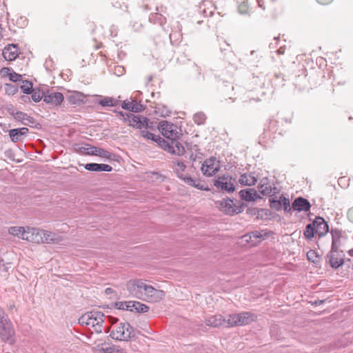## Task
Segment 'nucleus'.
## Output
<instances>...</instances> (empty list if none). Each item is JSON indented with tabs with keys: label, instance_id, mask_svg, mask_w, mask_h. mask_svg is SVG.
<instances>
[{
	"label": "nucleus",
	"instance_id": "nucleus-1",
	"mask_svg": "<svg viewBox=\"0 0 353 353\" xmlns=\"http://www.w3.org/2000/svg\"><path fill=\"white\" fill-rule=\"evenodd\" d=\"M105 315L100 311L87 312L79 319V323L81 325H90L97 333H102L103 323Z\"/></svg>",
	"mask_w": 353,
	"mask_h": 353
},
{
	"label": "nucleus",
	"instance_id": "nucleus-2",
	"mask_svg": "<svg viewBox=\"0 0 353 353\" xmlns=\"http://www.w3.org/2000/svg\"><path fill=\"white\" fill-rule=\"evenodd\" d=\"M139 333L129 323H120L116 330H113L110 336L117 341H129L137 337Z\"/></svg>",
	"mask_w": 353,
	"mask_h": 353
},
{
	"label": "nucleus",
	"instance_id": "nucleus-3",
	"mask_svg": "<svg viewBox=\"0 0 353 353\" xmlns=\"http://www.w3.org/2000/svg\"><path fill=\"white\" fill-rule=\"evenodd\" d=\"M151 285L148 284L142 279H133L128 281L126 288L129 293L134 297L145 300V298L149 292Z\"/></svg>",
	"mask_w": 353,
	"mask_h": 353
},
{
	"label": "nucleus",
	"instance_id": "nucleus-4",
	"mask_svg": "<svg viewBox=\"0 0 353 353\" xmlns=\"http://www.w3.org/2000/svg\"><path fill=\"white\" fill-rule=\"evenodd\" d=\"M257 316L250 312L230 314L228 316V325L230 327L243 326L255 321Z\"/></svg>",
	"mask_w": 353,
	"mask_h": 353
},
{
	"label": "nucleus",
	"instance_id": "nucleus-5",
	"mask_svg": "<svg viewBox=\"0 0 353 353\" xmlns=\"http://www.w3.org/2000/svg\"><path fill=\"white\" fill-rule=\"evenodd\" d=\"M219 209L226 214L234 215L241 213L243 211L245 205L241 203L240 201L234 200L227 197L216 202Z\"/></svg>",
	"mask_w": 353,
	"mask_h": 353
},
{
	"label": "nucleus",
	"instance_id": "nucleus-6",
	"mask_svg": "<svg viewBox=\"0 0 353 353\" xmlns=\"http://www.w3.org/2000/svg\"><path fill=\"white\" fill-rule=\"evenodd\" d=\"M156 142L164 150L172 154L182 156L185 152L184 147L176 139L165 140L160 137V139L157 140Z\"/></svg>",
	"mask_w": 353,
	"mask_h": 353
},
{
	"label": "nucleus",
	"instance_id": "nucleus-7",
	"mask_svg": "<svg viewBox=\"0 0 353 353\" xmlns=\"http://www.w3.org/2000/svg\"><path fill=\"white\" fill-rule=\"evenodd\" d=\"M158 128L167 139H176V140L179 141L182 135L178 127L168 121H161Z\"/></svg>",
	"mask_w": 353,
	"mask_h": 353
},
{
	"label": "nucleus",
	"instance_id": "nucleus-8",
	"mask_svg": "<svg viewBox=\"0 0 353 353\" xmlns=\"http://www.w3.org/2000/svg\"><path fill=\"white\" fill-rule=\"evenodd\" d=\"M128 121V125L137 129L152 128V123L150 122L147 117L141 115H135L132 113H128L126 114V117H124V121Z\"/></svg>",
	"mask_w": 353,
	"mask_h": 353
},
{
	"label": "nucleus",
	"instance_id": "nucleus-9",
	"mask_svg": "<svg viewBox=\"0 0 353 353\" xmlns=\"http://www.w3.org/2000/svg\"><path fill=\"white\" fill-rule=\"evenodd\" d=\"M8 110L16 120L21 121L23 125L37 129L41 128L40 123H39L33 117L28 116L26 113L16 110L13 108L8 109Z\"/></svg>",
	"mask_w": 353,
	"mask_h": 353
},
{
	"label": "nucleus",
	"instance_id": "nucleus-10",
	"mask_svg": "<svg viewBox=\"0 0 353 353\" xmlns=\"http://www.w3.org/2000/svg\"><path fill=\"white\" fill-rule=\"evenodd\" d=\"M220 169L219 161L216 157H210L204 161L201 166L203 174L207 176H212L216 174Z\"/></svg>",
	"mask_w": 353,
	"mask_h": 353
},
{
	"label": "nucleus",
	"instance_id": "nucleus-11",
	"mask_svg": "<svg viewBox=\"0 0 353 353\" xmlns=\"http://www.w3.org/2000/svg\"><path fill=\"white\" fill-rule=\"evenodd\" d=\"M14 334L13 325L8 318L0 321V338L9 341Z\"/></svg>",
	"mask_w": 353,
	"mask_h": 353
},
{
	"label": "nucleus",
	"instance_id": "nucleus-12",
	"mask_svg": "<svg viewBox=\"0 0 353 353\" xmlns=\"http://www.w3.org/2000/svg\"><path fill=\"white\" fill-rule=\"evenodd\" d=\"M232 178L229 175H223L218 177L214 181V186L219 190L226 191L228 193L235 190L234 183H231Z\"/></svg>",
	"mask_w": 353,
	"mask_h": 353
},
{
	"label": "nucleus",
	"instance_id": "nucleus-13",
	"mask_svg": "<svg viewBox=\"0 0 353 353\" xmlns=\"http://www.w3.org/2000/svg\"><path fill=\"white\" fill-rule=\"evenodd\" d=\"M64 99L63 95L61 92H55L48 90L44 92L43 101L52 105H60Z\"/></svg>",
	"mask_w": 353,
	"mask_h": 353
},
{
	"label": "nucleus",
	"instance_id": "nucleus-14",
	"mask_svg": "<svg viewBox=\"0 0 353 353\" xmlns=\"http://www.w3.org/2000/svg\"><path fill=\"white\" fill-rule=\"evenodd\" d=\"M42 230L28 227L24 240L35 243H42Z\"/></svg>",
	"mask_w": 353,
	"mask_h": 353
},
{
	"label": "nucleus",
	"instance_id": "nucleus-15",
	"mask_svg": "<svg viewBox=\"0 0 353 353\" xmlns=\"http://www.w3.org/2000/svg\"><path fill=\"white\" fill-rule=\"evenodd\" d=\"M205 324L208 326L217 327L223 326L225 327H230L228 325V319L224 318L221 314H216L211 316L205 319Z\"/></svg>",
	"mask_w": 353,
	"mask_h": 353
},
{
	"label": "nucleus",
	"instance_id": "nucleus-16",
	"mask_svg": "<svg viewBox=\"0 0 353 353\" xmlns=\"http://www.w3.org/2000/svg\"><path fill=\"white\" fill-rule=\"evenodd\" d=\"M144 301L149 303H158L161 301L165 296V292L163 290H158L152 287L150 288Z\"/></svg>",
	"mask_w": 353,
	"mask_h": 353
},
{
	"label": "nucleus",
	"instance_id": "nucleus-17",
	"mask_svg": "<svg viewBox=\"0 0 353 353\" xmlns=\"http://www.w3.org/2000/svg\"><path fill=\"white\" fill-rule=\"evenodd\" d=\"M292 208L295 211L307 212L310 210L311 204L307 199L299 196L294 200Z\"/></svg>",
	"mask_w": 353,
	"mask_h": 353
},
{
	"label": "nucleus",
	"instance_id": "nucleus-18",
	"mask_svg": "<svg viewBox=\"0 0 353 353\" xmlns=\"http://www.w3.org/2000/svg\"><path fill=\"white\" fill-rule=\"evenodd\" d=\"M313 223L315 227V231L319 237L323 236L328 232L329 225L323 218L316 216L313 221Z\"/></svg>",
	"mask_w": 353,
	"mask_h": 353
},
{
	"label": "nucleus",
	"instance_id": "nucleus-19",
	"mask_svg": "<svg viewBox=\"0 0 353 353\" xmlns=\"http://www.w3.org/2000/svg\"><path fill=\"white\" fill-rule=\"evenodd\" d=\"M19 48L17 44H8L3 50V56L7 61L15 60L19 56Z\"/></svg>",
	"mask_w": 353,
	"mask_h": 353
},
{
	"label": "nucleus",
	"instance_id": "nucleus-20",
	"mask_svg": "<svg viewBox=\"0 0 353 353\" xmlns=\"http://www.w3.org/2000/svg\"><path fill=\"white\" fill-rule=\"evenodd\" d=\"M28 132L29 130L25 127L14 128L9 130V136L12 142L17 143L23 141Z\"/></svg>",
	"mask_w": 353,
	"mask_h": 353
},
{
	"label": "nucleus",
	"instance_id": "nucleus-21",
	"mask_svg": "<svg viewBox=\"0 0 353 353\" xmlns=\"http://www.w3.org/2000/svg\"><path fill=\"white\" fill-rule=\"evenodd\" d=\"M265 236L267 234H263L262 231L255 230L245 234L243 238L246 242L250 243L251 245H256L264 240Z\"/></svg>",
	"mask_w": 353,
	"mask_h": 353
},
{
	"label": "nucleus",
	"instance_id": "nucleus-22",
	"mask_svg": "<svg viewBox=\"0 0 353 353\" xmlns=\"http://www.w3.org/2000/svg\"><path fill=\"white\" fill-rule=\"evenodd\" d=\"M239 196L242 200L245 201H254L261 199V196L258 194L254 188L241 190L239 192Z\"/></svg>",
	"mask_w": 353,
	"mask_h": 353
},
{
	"label": "nucleus",
	"instance_id": "nucleus-23",
	"mask_svg": "<svg viewBox=\"0 0 353 353\" xmlns=\"http://www.w3.org/2000/svg\"><path fill=\"white\" fill-rule=\"evenodd\" d=\"M343 255L339 256L338 251L330 250L327 254L330 266L334 269H337L344 263Z\"/></svg>",
	"mask_w": 353,
	"mask_h": 353
},
{
	"label": "nucleus",
	"instance_id": "nucleus-24",
	"mask_svg": "<svg viewBox=\"0 0 353 353\" xmlns=\"http://www.w3.org/2000/svg\"><path fill=\"white\" fill-rule=\"evenodd\" d=\"M85 170L92 172H111L112 168L108 164L89 163L84 165Z\"/></svg>",
	"mask_w": 353,
	"mask_h": 353
},
{
	"label": "nucleus",
	"instance_id": "nucleus-25",
	"mask_svg": "<svg viewBox=\"0 0 353 353\" xmlns=\"http://www.w3.org/2000/svg\"><path fill=\"white\" fill-rule=\"evenodd\" d=\"M42 243H58L61 240L59 235L44 230H42Z\"/></svg>",
	"mask_w": 353,
	"mask_h": 353
},
{
	"label": "nucleus",
	"instance_id": "nucleus-26",
	"mask_svg": "<svg viewBox=\"0 0 353 353\" xmlns=\"http://www.w3.org/2000/svg\"><path fill=\"white\" fill-rule=\"evenodd\" d=\"M199 10L204 17H211L215 10V6L211 1H203L199 6Z\"/></svg>",
	"mask_w": 353,
	"mask_h": 353
},
{
	"label": "nucleus",
	"instance_id": "nucleus-27",
	"mask_svg": "<svg viewBox=\"0 0 353 353\" xmlns=\"http://www.w3.org/2000/svg\"><path fill=\"white\" fill-rule=\"evenodd\" d=\"M98 97H100L101 99L99 100L97 103L102 107H116L120 103L119 99H114L111 97H103L101 95Z\"/></svg>",
	"mask_w": 353,
	"mask_h": 353
},
{
	"label": "nucleus",
	"instance_id": "nucleus-28",
	"mask_svg": "<svg viewBox=\"0 0 353 353\" xmlns=\"http://www.w3.org/2000/svg\"><path fill=\"white\" fill-rule=\"evenodd\" d=\"M90 149V154L93 156H98L100 157L106 158L108 159H111L114 156L112 153L100 148H97L95 146H92L89 148Z\"/></svg>",
	"mask_w": 353,
	"mask_h": 353
},
{
	"label": "nucleus",
	"instance_id": "nucleus-29",
	"mask_svg": "<svg viewBox=\"0 0 353 353\" xmlns=\"http://www.w3.org/2000/svg\"><path fill=\"white\" fill-rule=\"evenodd\" d=\"M129 304H131V306H130V312L145 313L149 310V307L147 305L140 303L139 301H130Z\"/></svg>",
	"mask_w": 353,
	"mask_h": 353
},
{
	"label": "nucleus",
	"instance_id": "nucleus-30",
	"mask_svg": "<svg viewBox=\"0 0 353 353\" xmlns=\"http://www.w3.org/2000/svg\"><path fill=\"white\" fill-rule=\"evenodd\" d=\"M239 183L243 185H253L257 181L256 177L252 174H243L241 175Z\"/></svg>",
	"mask_w": 353,
	"mask_h": 353
},
{
	"label": "nucleus",
	"instance_id": "nucleus-31",
	"mask_svg": "<svg viewBox=\"0 0 353 353\" xmlns=\"http://www.w3.org/2000/svg\"><path fill=\"white\" fill-rule=\"evenodd\" d=\"M184 182L192 187L196 188L201 190H208L209 188L205 185L201 183L199 180L193 179L191 176L185 177Z\"/></svg>",
	"mask_w": 353,
	"mask_h": 353
},
{
	"label": "nucleus",
	"instance_id": "nucleus-32",
	"mask_svg": "<svg viewBox=\"0 0 353 353\" xmlns=\"http://www.w3.org/2000/svg\"><path fill=\"white\" fill-rule=\"evenodd\" d=\"M10 234L21 238L24 240L26 229L24 227L13 226L8 229Z\"/></svg>",
	"mask_w": 353,
	"mask_h": 353
},
{
	"label": "nucleus",
	"instance_id": "nucleus-33",
	"mask_svg": "<svg viewBox=\"0 0 353 353\" xmlns=\"http://www.w3.org/2000/svg\"><path fill=\"white\" fill-rule=\"evenodd\" d=\"M149 21L154 24L163 26L166 23V18L159 13H152L149 17Z\"/></svg>",
	"mask_w": 353,
	"mask_h": 353
},
{
	"label": "nucleus",
	"instance_id": "nucleus-34",
	"mask_svg": "<svg viewBox=\"0 0 353 353\" xmlns=\"http://www.w3.org/2000/svg\"><path fill=\"white\" fill-rule=\"evenodd\" d=\"M84 99V95L79 92H73L68 97V100L72 104H79Z\"/></svg>",
	"mask_w": 353,
	"mask_h": 353
},
{
	"label": "nucleus",
	"instance_id": "nucleus-35",
	"mask_svg": "<svg viewBox=\"0 0 353 353\" xmlns=\"http://www.w3.org/2000/svg\"><path fill=\"white\" fill-rule=\"evenodd\" d=\"M92 145L88 144V143H79V144H74L73 148L74 150L77 152H80L83 154L86 155H91L90 154V147H92Z\"/></svg>",
	"mask_w": 353,
	"mask_h": 353
},
{
	"label": "nucleus",
	"instance_id": "nucleus-36",
	"mask_svg": "<svg viewBox=\"0 0 353 353\" xmlns=\"http://www.w3.org/2000/svg\"><path fill=\"white\" fill-rule=\"evenodd\" d=\"M174 163L176 166V168H175V172L176 173L177 176L184 181V179H185V177L189 176L184 175L183 174V172L185 171L186 168V165L184 163V162L179 161Z\"/></svg>",
	"mask_w": 353,
	"mask_h": 353
},
{
	"label": "nucleus",
	"instance_id": "nucleus-37",
	"mask_svg": "<svg viewBox=\"0 0 353 353\" xmlns=\"http://www.w3.org/2000/svg\"><path fill=\"white\" fill-rule=\"evenodd\" d=\"M316 233L314 223H309L306 225L303 234L307 239H312Z\"/></svg>",
	"mask_w": 353,
	"mask_h": 353
},
{
	"label": "nucleus",
	"instance_id": "nucleus-38",
	"mask_svg": "<svg viewBox=\"0 0 353 353\" xmlns=\"http://www.w3.org/2000/svg\"><path fill=\"white\" fill-rule=\"evenodd\" d=\"M20 88L24 94H29L33 91L32 83L28 80H23Z\"/></svg>",
	"mask_w": 353,
	"mask_h": 353
},
{
	"label": "nucleus",
	"instance_id": "nucleus-39",
	"mask_svg": "<svg viewBox=\"0 0 353 353\" xmlns=\"http://www.w3.org/2000/svg\"><path fill=\"white\" fill-rule=\"evenodd\" d=\"M140 135L145 139L152 140L154 142H156L157 140L160 139L159 135H155L154 134L150 132L145 130H141Z\"/></svg>",
	"mask_w": 353,
	"mask_h": 353
},
{
	"label": "nucleus",
	"instance_id": "nucleus-40",
	"mask_svg": "<svg viewBox=\"0 0 353 353\" xmlns=\"http://www.w3.org/2000/svg\"><path fill=\"white\" fill-rule=\"evenodd\" d=\"M307 258L310 261H312L314 263H319L321 260L320 256L318 254V253L313 250H310L307 253Z\"/></svg>",
	"mask_w": 353,
	"mask_h": 353
},
{
	"label": "nucleus",
	"instance_id": "nucleus-41",
	"mask_svg": "<svg viewBox=\"0 0 353 353\" xmlns=\"http://www.w3.org/2000/svg\"><path fill=\"white\" fill-rule=\"evenodd\" d=\"M206 118L207 117H206L205 114L203 112H197L194 114L193 120H194V122L195 123H196L197 125H203V124H204V123L206 120Z\"/></svg>",
	"mask_w": 353,
	"mask_h": 353
},
{
	"label": "nucleus",
	"instance_id": "nucleus-42",
	"mask_svg": "<svg viewBox=\"0 0 353 353\" xmlns=\"http://www.w3.org/2000/svg\"><path fill=\"white\" fill-rule=\"evenodd\" d=\"M280 202L281 203V207H283V210L286 212H289L292 209L290 205V199L286 198L283 194L280 196Z\"/></svg>",
	"mask_w": 353,
	"mask_h": 353
},
{
	"label": "nucleus",
	"instance_id": "nucleus-43",
	"mask_svg": "<svg viewBox=\"0 0 353 353\" xmlns=\"http://www.w3.org/2000/svg\"><path fill=\"white\" fill-rule=\"evenodd\" d=\"M100 352L103 353H126L123 349L118 346H112L105 348L102 347Z\"/></svg>",
	"mask_w": 353,
	"mask_h": 353
},
{
	"label": "nucleus",
	"instance_id": "nucleus-44",
	"mask_svg": "<svg viewBox=\"0 0 353 353\" xmlns=\"http://www.w3.org/2000/svg\"><path fill=\"white\" fill-rule=\"evenodd\" d=\"M4 88L6 93L9 95H14L18 91V87L12 83H6Z\"/></svg>",
	"mask_w": 353,
	"mask_h": 353
},
{
	"label": "nucleus",
	"instance_id": "nucleus-45",
	"mask_svg": "<svg viewBox=\"0 0 353 353\" xmlns=\"http://www.w3.org/2000/svg\"><path fill=\"white\" fill-rule=\"evenodd\" d=\"M31 98L34 102H39L42 99H43L44 97V92L43 91L41 93L40 92V90H36L35 89H33V91L32 92Z\"/></svg>",
	"mask_w": 353,
	"mask_h": 353
},
{
	"label": "nucleus",
	"instance_id": "nucleus-46",
	"mask_svg": "<svg viewBox=\"0 0 353 353\" xmlns=\"http://www.w3.org/2000/svg\"><path fill=\"white\" fill-rule=\"evenodd\" d=\"M270 205L272 209H274L276 211H279L281 210V203L280 202V199L277 200L275 198H270Z\"/></svg>",
	"mask_w": 353,
	"mask_h": 353
},
{
	"label": "nucleus",
	"instance_id": "nucleus-47",
	"mask_svg": "<svg viewBox=\"0 0 353 353\" xmlns=\"http://www.w3.org/2000/svg\"><path fill=\"white\" fill-rule=\"evenodd\" d=\"M259 190L260 192L264 196L270 195V194L272 192V187L270 185H267L265 184H260L259 185Z\"/></svg>",
	"mask_w": 353,
	"mask_h": 353
},
{
	"label": "nucleus",
	"instance_id": "nucleus-48",
	"mask_svg": "<svg viewBox=\"0 0 353 353\" xmlns=\"http://www.w3.org/2000/svg\"><path fill=\"white\" fill-rule=\"evenodd\" d=\"M145 110V106L140 103H137V101L133 100V104L132 106V112H141Z\"/></svg>",
	"mask_w": 353,
	"mask_h": 353
},
{
	"label": "nucleus",
	"instance_id": "nucleus-49",
	"mask_svg": "<svg viewBox=\"0 0 353 353\" xmlns=\"http://www.w3.org/2000/svg\"><path fill=\"white\" fill-rule=\"evenodd\" d=\"M238 11L240 14H244L248 13V6L245 1H241L238 6Z\"/></svg>",
	"mask_w": 353,
	"mask_h": 353
},
{
	"label": "nucleus",
	"instance_id": "nucleus-50",
	"mask_svg": "<svg viewBox=\"0 0 353 353\" xmlns=\"http://www.w3.org/2000/svg\"><path fill=\"white\" fill-rule=\"evenodd\" d=\"M130 301H123V302H117L115 303V306L119 310H129L130 311V306H131V304H129Z\"/></svg>",
	"mask_w": 353,
	"mask_h": 353
},
{
	"label": "nucleus",
	"instance_id": "nucleus-51",
	"mask_svg": "<svg viewBox=\"0 0 353 353\" xmlns=\"http://www.w3.org/2000/svg\"><path fill=\"white\" fill-rule=\"evenodd\" d=\"M9 79L12 82H19L23 81L22 75L14 71H12L11 74H10Z\"/></svg>",
	"mask_w": 353,
	"mask_h": 353
},
{
	"label": "nucleus",
	"instance_id": "nucleus-52",
	"mask_svg": "<svg viewBox=\"0 0 353 353\" xmlns=\"http://www.w3.org/2000/svg\"><path fill=\"white\" fill-rule=\"evenodd\" d=\"M278 327L276 325H272L270 327V335L271 336L276 339L279 340L281 339L280 335L278 334Z\"/></svg>",
	"mask_w": 353,
	"mask_h": 353
},
{
	"label": "nucleus",
	"instance_id": "nucleus-53",
	"mask_svg": "<svg viewBox=\"0 0 353 353\" xmlns=\"http://www.w3.org/2000/svg\"><path fill=\"white\" fill-rule=\"evenodd\" d=\"M340 246H341V238L332 239L331 250L338 251Z\"/></svg>",
	"mask_w": 353,
	"mask_h": 353
},
{
	"label": "nucleus",
	"instance_id": "nucleus-54",
	"mask_svg": "<svg viewBox=\"0 0 353 353\" xmlns=\"http://www.w3.org/2000/svg\"><path fill=\"white\" fill-rule=\"evenodd\" d=\"M133 104V100L132 101H123L121 104V108L124 110H129L131 112L132 106Z\"/></svg>",
	"mask_w": 353,
	"mask_h": 353
},
{
	"label": "nucleus",
	"instance_id": "nucleus-55",
	"mask_svg": "<svg viewBox=\"0 0 353 353\" xmlns=\"http://www.w3.org/2000/svg\"><path fill=\"white\" fill-rule=\"evenodd\" d=\"M332 239H339L341 237V231L339 229H332L330 231Z\"/></svg>",
	"mask_w": 353,
	"mask_h": 353
},
{
	"label": "nucleus",
	"instance_id": "nucleus-56",
	"mask_svg": "<svg viewBox=\"0 0 353 353\" xmlns=\"http://www.w3.org/2000/svg\"><path fill=\"white\" fill-rule=\"evenodd\" d=\"M11 70L9 68H3L0 70V73L2 75V77H8L10 76V74H11Z\"/></svg>",
	"mask_w": 353,
	"mask_h": 353
},
{
	"label": "nucleus",
	"instance_id": "nucleus-57",
	"mask_svg": "<svg viewBox=\"0 0 353 353\" xmlns=\"http://www.w3.org/2000/svg\"><path fill=\"white\" fill-rule=\"evenodd\" d=\"M124 67L118 65L115 68V74H117L118 76L122 75L124 72Z\"/></svg>",
	"mask_w": 353,
	"mask_h": 353
},
{
	"label": "nucleus",
	"instance_id": "nucleus-58",
	"mask_svg": "<svg viewBox=\"0 0 353 353\" xmlns=\"http://www.w3.org/2000/svg\"><path fill=\"white\" fill-rule=\"evenodd\" d=\"M8 318L6 314L3 309L0 306V321H3L4 319Z\"/></svg>",
	"mask_w": 353,
	"mask_h": 353
},
{
	"label": "nucleus",
	"instance_id": "nucleus-59",
	"mask_svg": "<svg viewBox=\"0 0 353 353\" xmlns=\"http://www.w3.org/2000/svg\"><path fill=\"white\" fill-rule=\"evenodd\" d=\"M107 318H108L110 323L112 324V325L117 323V321H119V319L117 318L113 317V316H108Z\"/></svg>",
	"mask_w": 353,
	"mask_h": 353
},
{
	"label": "nucleus",
	"instance_id": "nucleus-60",
	"mask_svg": "<svg viewBox=\"0 0 353 353\" xmlns=\"http://www.w3.org/2000/svg\"><path fill=\"white\" fill-rule=\"evenodd\" d=\"M8 265H10V264L8 263V264L5 265L3 263V260L2 259H0V270L2 269V268H3V270L7 271L8 269V267L7 266Z\"/></svg>",
	"mask_w": 353,
	"mask_h": 353
},
{
	"label": "nucleus",
	"instance_id": "nucleus-61",
	"mask_svg": "<svg viewBox=\"0 0 353 353\" xmlns=\"http://www.w3.org/2000/svg\"><path fill=\"white\" fill-rule=\"evenodd\" d=\"M319 3L322 5H327L330 3L333 0H316Z\"/></svg>",
	"mask_w": 353,
	"mask_h": 353
},
{
	"label": "nucleus",
	"instance_id": "nucleus-62",
	"mask_svg": "<svg viewBox=\"0 0 353 353\" xmlns=\"http://www.w3.org/2000/svg\"><path fill=\"white\" fill-rule=\"evenodd\" d=\"M113 112L115 113H117L119 115L122 117L123 119H124V117H126V114H128V113H124L122 111H119L117 110H114Z\"/></svg>",
	"mask_w": 353,
	"mask_h": 353
},
{
	"label": "nucleus",
	"instance_id": "nucleus-63",
	"mask_svg": "<svg viewBox=\"0 0 353 353\" xmlns=\"http://www.w3.org/2000/svg\"><path fill=\"white\" fill-rule=\"evenodd\" d=\"M259 7L262 8L263 10L265 9V7L264 6V1L263 0H256Z\"/></svg>",
	"mask_w": 353,
	"mask_h": 353
},
{
	"label": "nucleus",
	"instance_id": "nucleus-64",
	"mask_svg": "<svg viewBox=\"0 0 353 353\" xmlns=\"http://www.w3.org/2000/svg\"><path fill=\"white\" fill-rule=\"evenodd\" d=\"M21 100L23 101V102H27V101H30V97L28 96H26V95H23L21 97Z\"/></svg>",
	"mask_w": 353,
	"mask_h": 353
}]
</instances>
